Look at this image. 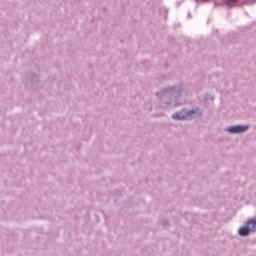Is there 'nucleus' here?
Instances as JSON below:
<instances>
[{"label": "nucleus", "mask_w": 256, "mask_h": 256, "mask_svg": "<svg viewBox=\"0 0 256 256\" xmlns=\"http://www.w3.org/2000/svg\"><path fill=\"white\" fill-rule=\"evenodd\" d=\"M183 95V85L176 84L173 86H166L156 92L158 103L162 109H171L177 107L179 99Z\"/></svg>", "instance_id": "1"}, {"label": "nucleus", "mask_w": 256, "mask_h": 256, "mask_svg": "<svg viewBox=\"0 0 256 256\" xmlns=\"http://www.w3.org/2000/svg\"><path fill=\"white\" fill-rule=\"evenodd\" d=\"M251 233H256V218H249L246 225L238 230L240 237H249Z\"/></svg>", "instance_id": "2"}, {"label": "nucleus", "mask_w": 256, "mask_h": 256, "mask_svg": "<svg viewBox=\"0 0 256 256\" xmlns=\"http://www.w3.org/2000/svg\"><path fill=\"white\" fill-rule=\"evenodd\" d=\"M184 111L186 113V121H191L193 119H197V117L203 116V110H200L199 107H195L192 110L184 108Z\"/></svg>", "instance_id": "3"}, {"label": "nucleus", "mask_w": 256, "mask_h": 256, "mask_svg": "<svg viewBox=\"0 0 256 256\" xmlns=\"http://www.w3.org/2000/svg\"><path fill=\"white\" fill-rule=\"evenodd\" d=\"M226 131L228 133H231L232 135H239L241 133H247V131H249V125L230 126V127L226 128Z\"/></svg>", "instance_id": "4"}, {"label": "nucleus", "mask_w": 256, "mask_h": 256, "mask_svg": "<svg viewBox=\"0 0 256 256\" xmlns=\"http://www.w3.org/2000/svg\"><path fill=\"white\" fill-rule=\"evenodd\" d=\"M172 119H174V121H187L185 108L182 109L180 112H177V113L173 114Z\"/></svg>", "instance_id": "5"}, {"label": "nucleus", "mask_w": 256, "mask_h": 256, "mask_svg": "<svg viewBox=\"0 0 256 256\" xmlns=\"http://www.w3.org/2000/svg\"><path fill=\"white\" fill-rule=\"evenodd\" d=\"M239 0H227V2H226V5L228 6V7H237V2H238Z\"/></svg>", "instance_id": "6"}, {"label": "nucleus", "mask_w": 256, "mask_h": 256, "mask_svg": "<svg viewBox=\"0 0 256 256\" xmlns=\"http://www.w3.org/2000/svg\"><path fill=\"white\" fill-rule=\"evenodd\" d=\"M29 81L31 85H35V83L39 82V77L37 75L32 76V78H29Z\"/></svg>", "instance_id": "7"}, {"label": "nucleus", "mask_w": 256, "mask_h": 256, "mask_svg": "<svg viewBox=\"0 0 256 256\" xmlns=\"http://www.w3.org/2000/svg\"><path fill=\"white\" fill-rule=\"evenodd\" d=\"M256 0H246L243 5H255Z\"/></svg>", "instance_id": "8"}, {"label": "nucleus", "mask_w": 256, "mask_h": 256, "mask_svg": "<svg viewBox=\"0 0 256 256\" xmlns=\"http://www.w3.org/2000/svg\"><path fill=\"white\" fill-rule=\"evenodd\" d=\"M196 1V3H205V1H207V0H195Z\"/></svg>", "instance_id": "9"}, {"label": "nucleus", "mask_w": 256, "mask_h": 256, "mask_svg": "<svg viewBox=\"0 0 256 256\" xmlns=\"http://www.w3.org/2000/svg\"><path fill=\"white\" fill-rule=\"evenodd\" d=\"M163 225H164V227H167V225H168L167 221H164Z\"/></svg>", "instance_id": "10"}, {"label": "nucleus", "mask_w": 256, "mask_h": 256, "mask_svg": "<svg viewBox=\"0 0 256 256\" xmlns=\"http://www.w3.org/2000/svg\"><path fill=\"white\" fill-rule=\"evenodd\" d=\"M188 17H191V14H188Z\"/></svg>", "instance_id": "11"}, {"label": "nucleus", "mask_w": 256, "mask_h": 256, "mask_svg": "<svg viewBox=\"0 0 256 256\" xmlns=\"http://www.w3.org/2000/svg\"><path fill=\"white\" fill-rule=\"evenodd\" d=\"M215 99V97H212V101Z\"/></svg>", "instance_id": "12"}]
</instances>
